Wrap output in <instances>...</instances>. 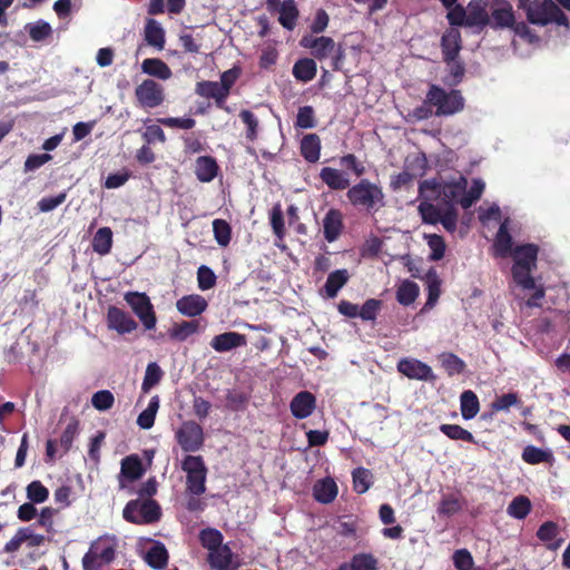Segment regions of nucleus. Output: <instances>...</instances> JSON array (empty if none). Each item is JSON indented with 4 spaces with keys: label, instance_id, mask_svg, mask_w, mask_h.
<instances>
[{
    "label": "nucleus",
    "instance_id": "f257e3e1",
    "mask_svg": "<svg viewBox=\"0 0 570 570\" xmlns=\"http://www.w3.org/2000/svg\"><path fill=\"white\" fill-rule=\"evenodd\" d=\"M538 253V245L523 244L515 246L509 255L513 258L511 274L514 283L523 289H534V293L525 302L529 307L540 306V301L544 296V289L537 287L532 277L533 271L537 269Z\"/></svg>",
    "mask_w": 570,
    "mask_h": 570
},
{
    "label": "nucleus",
    "instance_id": "f03ea898",
    "mask_svg": "<svg viewBox=\"0 0 570 570\" xmlns=\"http://www.w3.org/2000/svg\"><path fill=\"white\" fill-rule=\"evenodd\" d=\"M468 187L465 177L460 176L456 180L440 183L436 179H426L419 185V196L426 200L441 198V205L448 207L460 204L461 197Z\"/></svg>",
    "mask_w": 570,
    "mask_h": 570
},
{
    "label": "nucleus",
    "instance_id": "7ed1b4c3",
    "mask_svg": "<svg viewBox=\"0 0 570 570\" xmlns=\"http://www.w3.org/2000/svg\"><path fill=\"white\" fill-rule=\"evenodd\" d=\"M518 8L525 12L527 20L532 24L569 26L567 16L552 0H518Z\"/></svg>",
    "mask_w": 570,
    "mask_h": 570
},
{
    "label": "nucleus",
    "instance_id": "20e7f679",
    "mask_svg": "<svg viewBox=\"0 0 570 570\" xmlns=\"http://www.w3.org/2000/svg\"><path fill=\"white\" fill-rule=\"evenodd\" d=\"M346 197L352 206L364 209L370 214L376 213L385 205V195L382 187L367 178H362L357 184L350 187Z\"/></svg>",
    "mask_w": 570,
    "mask_h": 570
},
{
    "label": "nucleus",
    "instance_id": "39448f33",
    "mask_svg": "<svg viewBox=\"0 0 570 570\" xmlns=\"http://www.w3.org/2000/svg\"><path fill=\"white\" fill-rule=\"evenodd\" d=\"M425 104L435 107L434 115L436 117H448L455 115L464 109L465 100L461 90L451 89L446 91L444 88L431 83L425 96Z\"/></svg>",
    "mask_w": 570,
    "mask_h": 570
},
{
    "label": "nucleus",
    "instance_id": "423d86ee",
    "mask_svg": "<svg viewBox=\"0 0 570 570\" xmlns=\"http://www.w3.org/2000/svg\"><path fill=\"white\" fill-rule=\"evenodd\" d=\"M122 517L127 522L134 524H151L160 520L161 509L156 500L135 499L127 502L122 510Z\"/></svg>",
    "mask_w": 570,
    "mask_h": 570
},
{
    "label": "nucleus",
    "instance_id": "0eeeda50",
    "mask_svg": "<svg viewBox=\"0 0 570 570\" xmlns=\"http://www.w3.org/2000/svg\"><path fill=\"white\" fill-rule=\"evenodd\" d=\"M186 472L187 491L193 495H200L206 491L207 468L200 455H186L181 463Z\"/></svg>",
    "mask_w": 570,
    "mask_h": 570
},
{
    "label": "nucleus",
    "instance_id": "6e6552de",
    "mask_svg": "<svg viewBox=\"0 0 570 570\" xmlns=\"http://www.w3.org/2000/svg\"><path fill=\"white\" fill-rule=\"evenodd\" d=\"M126 303L131 307L132 312L140 320L146 330L156 327L157 317L154 306L145 293L128 292L125 294Z\"/></svg>",
    "mask_w": 570,
    "mask_h": 570
},
{
    "label": "nucleus",
    "instance_id": "1a4fd4ad",
    "mask_svg": "<svg viewBox=\"0 0 570 570\" xmlns=\"http://www.w3.org/2000/svg\"><path fill=\"white\" fill-rule=\"evenodd\" d=\"M177 443L185 452H196L204 444L203 428L195 421H185L175 434Z\"/></svg>",
    "mask_w": 570,
    "mask_h": 570
},
{
    "label": "nucleus",
    "instance_id": "9d476101",
    "mask_svg": "<svg viewBox=\"0 0 570 570\" xmlns=\"http://www.w3.org/2000/svg\"><path fill=\"white\" fill-rule=\"evenodd\" d=\"M135 97L140 107L154 109L165 100L164 87L153 79H145L136 87Z\"/></svg>",
    "mask_w": 570,
    "mask_h": 570
},
{
    "label": "nucleus",
    "instance_id": "9b49d317",
    "mask_svg": "<svg viewBox=\"0 0 570 570\" xmlns=\"http://www.w3.org/2000/svg\"><path fill=\"white\" fill-rule=\"evenodd\" d=\"M490 23L494 30L509 29L514 23L515 13L508 0H493L490 7Z\"/></svg>",
    "mask_w": 570,
    "mask_h": 570
},
{
    "label": "nucleus",
    "instance_id": "f8f14e48",
    "mask_svg": "<svg viewBox=\"0 0 570 570\" xmlns=\"http://www.w3.org/2000/svg\"><path fill=\"white\" fill-rule=\"evenodd\" d=\"M396 367L410 380L433 382L436 379L431 366L417 358L404 357L399 361Z\"/></svg>",
    "mask_w": 570,
    "mask_h": 570
},
{
    "label": "nucleus",
    "instance_id": "ddd939ff",
    "mask_svg": "<svg viewBox=\"0 0 570 570\" xmlns=\"http://www.w3.org/2000/svg\"><path fill=\"white\" fill-rule=\"evenodd\" d=\"M299 45L303 48L311 49L312 56L317 60L326 59L336 47L335 41L331 37H314L313 35L303 36Z\"/></svg>",
    "mask_w": 570,
    "mask_h": 570
},
{
    "label": "nucleus",
    "instance_id": "4468645a",
    "mask_svg": "<svg viewBox=\"0 0 570 570\" xmlns=\"http://www.w3.org/2000/svg\"><path fill=\"white\" fill-rule=\"evenodd\" d=\"M145 473L142 462L138 455L131 454L121 460L120 473L118 475L119 489L124 490L126 482L139 480Z\"/></svg>",
    "mask_w": 570,
    "mask_h": 570
},
{
    "label": "nucleus",
    "instance_id": "2eb2a0df",
    "mask_svg": "<svg viewBox=\"0 0 570 570\" xmlns=\"http://www.w3.org/2000/svg\"><path fill=\"white\" fill-rule=\"evenodd\" d=\"M107 324L110 330L119 334H128L138 326L137 322L125 311L117 306H109L107 311Z\"/></svg>",
    "mask_w": 570,
    "mask_h": 570
},
{
    "label": "nucleus",
    "instance_id": "dca6fc26",
    "mask_svg": "<svg viewBox=\"0 0 570 570\" xmlns=\"http://www.w3.org/2000/svg\"><path fill=\"white\" fill-rule=\"evenodd\" d=\"M443 61L450 63L459 57L462 49L461 32L456 28H449L441 38Z\"/></svg>",
    "mask_w": 570,
    "mask_h": 570
},
{
    "label": "nucleus",
    "instance_id": "f3484780",
    "mask_svg": "<svg viewBox=\"0 0 570 570\" xmlns=\"http://www.w3.org/2000/svg\"><path fill=\"white\" fill-rule=\"evenodd\" d=\"M344 230L343 214L337 208H330L323 218V234L328 243H333Z\"/></svg>",
    "mask_w": 570,
    "mask_h": 570
},
{
    "label": "nucleus",
    "instance_id": "a211bd4d",
    "mask_svg": "<svg viewBox=\"0 0 570 570\" xmlns=\"http://www.w3.org/2000/svg\"><path fill=\"white\" fill-rule=\"evenodd\" d=\"M488 0H471L468 3V27L483 30L490 23V14L487 11Z\"/></svg>",
    "mask_w": 570,
    "mask_h": 570
},
{
    "label": "nucleus",
    "instance_id": "6ab92c4d",
    "mask_svg": "<svg viewBox=\"0 0 570 570\" xmlns=\"http://www.w3.org/2000/svg\"><path fill=\"white\" fill-rule=\"evenodd\" d=\"M196 92L202 97L213 98L217 108L230 112V108L226 105L228 96L217 81L204 80L197 82Z\"/></svg>",
    "mask_w": 570,
    "mask_h": 570
},
{
    "label": "nucleus",
    "instance_id": "aec40b11",
    "mask_svg": "<svg viewBox=\"0 0 570 570\" xmlns=\"http://www.w3.org/2000/svg\"><path fill=\"white\" fill-rule=\"evenodd\" d=\"M235 556L228 544L210 551L207 557V561L214 570H234L238 567V563H234Z\"/></svg>",
    "mask_w": 570,
    "mask_h": 570
},
{
    "label": "nucleus",
    "instance_id": "412c9836",
    "mask_svg": "<svg viewBox=\"0 0 570 570\" xmlns=\"http://www.w3.org/2000/svg\"><path fill=\"white\" fill-rule=\"evenodd\" d=\"M537 537L547 549L552 551L558 550L566 540L560 534L559 525L553 521L543 522L537 531Z\"/></svg>",
    "mask_w": 570,
    "mask_h": 570
},
{
    "label": "nucleus",
    "instance_id": "4be33fe9",
    "mask_svg": "<svg viewBox=\"0 0 570 570\" xmlns=\"http://www.w3.org/2000/svg\"><path fill=\"white\" fill-rule=\"evenodd\" d=\"M315 405V396L308 391H302L293 397L289 409L294 417L306 419L313 413Z\"/></svg>",
    "mask_w": 570,
    "mask_h": 570
},
{
    "label": "nucleus",
    "instance_id": "5701e85b",
    "mask_svg": "<svg viewBox=\"0 0 570 570\" xmlns=\"http://www.w3.org/2000/svg\"><path fill=\"white\" fill-rule=\"evenodd\" d=\"M207 306V301L198 294L185 295L176 302L178 312L188 317L200 315Z\"/></svg>",
    "mask_w": 570,
    "mask_h": 570
},
{
    "label": "nucleus",
    "instance_id": "b1692460",
    "mask_svg": "<svg viewBox=\"0 0 570 570\" xmlns=\"http://www.w3.org/2000/svg\"><path fill=\"white\" fill-rule=\"evenodd\" d=\"M246 336L237 332H225L213 337L210 346L219 353L228 352L234 348L245 346Z\"/></svg>",
    "mask_w": 570,
    "mask_h": 570
},
{
    "label": "nucleus",
    "instance_id": "393cba45",
    "mask_svg": "<svg viewBox=\"0 0 570 570\" xmlns=\"http://www.w3.org/2000/svg\"><path fill=\"white\" fill-rule=\"evenodd\" d=\"M195 175L202 183L213 181L218 173L219 166L212 156H199L195 161Z\"/></svg>",
    "mask_w": 570,
    "mask_h": 570
},
{
    "label": "nucleus",
    "instance_id": "a878e982",
    "mask_svg": "<svg viewBox=\"0 0 570 570\" xmlns=\"http://www.w3.org/2000/svg\"><path fill=\"white\" fill-rule=\"evenodd\" d=\"M321 138L317 134H306L301 140L299 151L302 157L311 164L317 163L321 157Z\"/></svg>",
    "mask_w": 570,
    "mask_h": 570
},
{
    "label": "nucleus",
    "instance_id": "bb28decb",
    "mask_svg": "<svg viewBox=\"0 0 570 570\" xmlns=\"http://www.w3.org/2000/svg\"><path fill=\"white\" fill-rule=\"evenodd\" d=\"M320 178L330 189L344 190L350 188V179L338 169L323 167L320 171Z\"/></svg>",
    "mask_w": 570,
    "mask_h": 570
},
{
    "label": "nucleus",
    "instance_id": "cd10ccee",
    "mask_svg": "<svg viewBox=\"0 0 570 570\" xmlns=\"http://www.w3.org/2000/svg\"><path fill=\"white\" fill-rule=\"evenodd\" d=\"M141 70L144 73L160 80H167L173 76L169 66L159 58H146L141 63Z\"/></svg>",
    "mask_w": 570,
    "mask_h": 570
},
{
    "label": "nucleus",
    "instance_id": "c85d7f7f",
    "mask_svg": "<svg viewBox=\"0 0 570 570\" xmlns=\"http://www.w3.org/2000/svg\"><path fill=\"white\" fill-rule=\"evenodd\" d=\"M293 76L304 83L313 80L317 72V65L313 58H301L293 66Z\"/></svg>",
    "mask_w": 570,
    "mask_h": 570
},
{
    "label": "nucleus",
    "instance_id": "c756f323",
    "mask_svg": "<svg viewBox=\"0 0 570 570\" xmlns=\"http://www.w3.org/2000/svg\"><path fill=\"white\" fill-rule=\"evenodd\" d=\"M169 554L164 543L156 542L145 556L147 564L155 570H163L168 563Z\"/></svg>",
    "mask_w": 570,
    "mask_h": 570
},
{
    "label": "nucleus",
    "instance_id": "7c9ffc66",
    "mask_svg": "<svg viewBox=\"0 0 570 570\" xmlns=\"http://www.w3.org/2000/svg\"><path fill=\"white\" fill-rule=\"evenodd\" d=\"M465 505V500L461 494H444L438 505L440 515L452 517L460 512Z\"/></svg>",
    "mask_w": 570,
    "mask_h": 570
},
{
    "label": "nucleus",
    "instance_id": "2f4dec72",
    "mask_svg": "<svg viewBox=\"0 0 570 570\" xmlns=\"http://www.w3.org/2000/svg\"><path fill=\"white\" fill-rule=\"evenodd\" d=\"M313 495L317 502L331 503L337 495V485L333 479L326 478L314 485Z\"/></svg>",
    "mask_w": 570,
    "mask_h": 570
},
{
    "label": "nucleus",
    "instance_id": "473e14b6",
    "mask_svg": "<svg viewBox=\"0 0 570 570\" xmlns=\"http://www.w3.org/2000/svg\"><path fill=\"white\" fill-rule=\"evenodd\" d=\"M92 250L101 256L110 253L112 247V230L110 227H100L91 242Z\"/></svg>",
    "mask_w": 570,
    "mask_h": 570
},
{
    "label": "nucleus",
    "instance_id": "72a5a7b5",
    "mask_svg": "<svg viewBox=\"0 0 570 570\" xmlns=\"http://www.w3.org/2000/svg\"><path fill=\"white\" fill-rule=\"evenodd\" d=\"M200 328V322L198 320L191 321H183L180 323H175L173 327L169 330V337L171 340L184 342L189 336L197 333Z\"/></svg>",
    "mask_w": 570,
    "mask_h": 570
},
{
    "label": "nucleus",
    "instance_id": "f704fd0d",
    "mask_svg": "<svg viewBox=\"0 0 570 570\" xmlns=\"http://www.w3.org/2000/svg\"><path fill=\"white\" fill-rule=\"evenodd\" d=\"M460 409L464 420L473 419L480 411L478 395L471 390L463 391L460 395Z\"/></svg>",
    "mask_w": 570,
    "mask_h": 570
},
{
    "label": "nucleus",
    "instance_id": "c9c22d12",
    "mask_svg": "<svg viewBox=\"0 0 570 570\" xmlns=\"http://www.w3.org/2000/svg\"><path fill=\"white\" fill-rule=\"evenodd\" d=\"M438 358L449 376L462 374L466 368L465 362L452 352H443Z\"/></svg>",
    "mask_w": 570,
    "mask_h": 570
},
{
    "label": "nucleus",
    "instance_id": "e433bc0d",
    "mask_svg": "<svg viewBox=\"0 0 570 570\" xmlns=\"http://www.w3.org/2000/svg\"><path fill=\"white\" fill-rule=\"evenodd\" d=\"M145 40L149 46L163 50L165 47V31L154 19H148L145 26Z\"/></svg>",
    "mask_w": 570,
    "mask_h": 570
},
{
    "label": "nucleus",
    "instance_id": "4c0bfd02",
    "mask_svg": "<svg viewBox=\"0 0 570 570\" xmlns=\"http://www.w3.org/2000/svg\"><path fill=\"white\" fill-rule=\"evenodd\" d=\"M350 278L346 269H336L328 274L324 285L327 297L334 298L338 291L347 283Z\"/></svg>",
    "mask_w": 570,
    "mask_h": 570
},
{
    "label": "nucleus",
    "instance_id": "58836bf2",
    "mask_svg": "<svg viewBox=\"0 0 570 570\" xmlns=\"http://www.w3.org/2000/svg\"><path fill=\"white\" fill-rule=\"evenodd\" d=\"M298 18V9L294 0H284L279 6V23L287 30H293Z\"/></svg>",
    "mask_w": 570,
    "mask_h": 570
},
{
    "label": "nucleus",
    "instance_id": "ea45409f",
    "mask_svg": "<svg viewBox=\"0 0 570 570\" xmlns=\"http://www.w3.org/2000/svg\"><path fill=\"white\" fill-rule=\"evenodd\" d=\"M512 246H513L512 236L510 235V233L507 228V225L502 224L499 227V230L495 236V242H494V248H495L497 255L500 257L509 256L514 249V248H512Z\"/></svg>",
    "mask_w": 570,
    "mask_h": 570
},
{
    "label": "nucleus",
    "instance_id": "a19ab883",
    "mask_svg": "<svg viewBox=\"0 0 570 570\" xmlns=\"http://www.w3.org/2000/svg\"><path fill=\"white\" fill-rule=\"evenodd\" d=\"M532 503L525 495L515 497L508 505L507 512L510 517L523 520L531 512Z\"/></svg>",
    "mask_w": 570,
    "mask_h": 570
},
{
    "label": "nucleus",
    "instance_id": "79ce46f5",
    "mask_svg": "<svg viewBox=\"0 0 570 570\" xmlns=\"http://www.w3.org/2000/svg\"><path fill=\"white\" fill-rule=\"evenodd\" d=\"M159 396L154 395L150 399L148 406L138 415L137 424L140 429L149 430L154 426L156 414L159 409Z\"/></svg>",
    "mask_w": 570,
    "mask_h": 570
},
{
    "label": "nucleus",
    "instance_id": "37998d69",
    "mask_svg": "<svg viewBox=\"0 0 570 570\" xmlns=\"http://www.w3.org/2000/svg\"><path fill=\"white\" fill-rule=\"evenodd\" d=\"M419 285L412 281H403L396 291V299L403 306H409L417 298Z\"/></svg>",
    "mask_w": 570,
    "mask_h": 570
},
{
    "label": "nucleus",
    "instance_id": "c03bdc74",
    "mask_svg": "<svg viewBox=\"0 0 570 570\" xmlns=\"http://www.w3.org/2000/svg\"><path fill=\"white\" fill-rule=\"evenodd\" d=\"M433 200L422 199L419 205V212L421 214L422 220L426 224L435 225L441 219V214L444 209V206L441 203L436 206L432 204Z\"/></svg>",
    "mask_w": 570,
    "mask_h": 570
},
{
    "label": "nucleus",
    "instance_id": "a18cd8bd",
    "mask_svg": "<svg viewBox=\"0 0 570 570\" xmlns=\"http://www.w3.org/2000/svg\"><path fill=\"white\" fill-rule=\"evenodd\" d=\"M224 537L222 532L215 528H206L199 532V541L208 553L223 546Z\"/></svg>",
    "mask_w": 570,
    "mask_h": 570
},
{
    "label": "nucleus",
    "instance_id": "49530a36",
    "mask_svg": "<svg viewBox=\"0 0 570 570\" xmlns=\"http://www.w3.org/2000/svg\"><path fill=\"white\" fill-rule=\"evenodd\" d=\"M440 431L453 441H464L474 444L476 443L473 434L470 431L463 429L461 425L441 424Z\"/></svg>",
    "mask_w": 570,
    "mask_h": 570
},
{
    "label": "nucleus",
    "instance_id": "de8ad7c7",
    "mask_svg": "<svg viewBox=\"0 0 570 570\" xmlns=\"http://www.w3.org/2000/svg\"><path fill=\"white\" fill-rule=\"evenodd\" d=\"M428 279V299L425 303L426 307H433L438 302L441 294V281L433 267L426 273Z\"/></svg>",
    "mask_w": 570,
    "mask_h": 570
},
{
    "label": "nucleus",
    "instance_id": "09e8293b",
    "mask_svg": "<svg viewBox=\"0 0 570 570\" xmlns=\"http://www.w3.org/2000/svg\"><path fill=\"white\" fill-rule=\"evenodd\" d=\"M353 489L356 493H365L372 484V473L365 468H356L352 472Z\"/></svg>",
    "mask_w": 570,
    "mask_h": 570
},
{
    "label": "nucleus",
    "instance_id": "8fccbe9b",
    "mask_svg": "<svg viewBox=\"0 0 570 570\" xmlns=\"http://www.w3.org/2000/svg\"><path fill=\"white\" fill-rule=\"evenodd\" d=\"M239 118L246 126V132H245L246 139L252 142L255 141L258 137V129H259L258 118L256 117V115L253 111H250L248 109L242 110L239 112Z\"/></svg>",
    "mask_w": 570,
    "mask_h": 570
},
{
    "label": "nucleus",
    "instance_id": "3c124183",
    "mask_svg": "<svg viewBox=\"0 0 570 570\" xmlns=\"http://www.w3.org/2000/svg\"><path fill=\"white\" fill-rule=\"evenodd\" d=\"M213 233L214 238L219 246L226 247L229 245L232 239V227L226 220L219 218L214 219Z\"/></svg>",
    "mask_w": 570,
    "mask_h": 570
},
{
    "label": "nucleus",
    "instance_id": "603ef678",
    "mask_svg": "<svg viewBox=\"0 0 570 570\" xmlns=\"http://www.w3.org/2000/svg\"><path fill=\"white\" fill-rule=\"evenodd\" d=\"M522 460L529 464H540L549 462L552 458L551 452L537 448L534 445H527L522 451Z\"/></svg>",
    "mask_w": 570,
    "mask_h": 570
},
{
    "label": "nucleus",
    "instance_id": "864d4df0",
    "mask_svg": "<svg viewBox=\"0 0 570 570\" xmlns=\"http://www.w3.org/2000/svg\"><path fill=\"white\" fill-rule=\"evenodd\" d=\"M379 561L372 553H356L350 561V570H377Z\"/></svg>",
    "mask_w": 570,
    "mask_h": 570
},
{
    "label": "nucleus",
    "instance_id": "5fc2aeb1",
    "mask_svg": "<svg viewBox=\"0 0 570 570\" xmlns=\"http://www.w3.org/2000/svg\"><path fill=\"white\" fill-rule=\"evenodd\" d=\"M163 377V371L160 366L151 362L147 365L145 376L141 384V391L148 393L155 385H157Z\"/></svg>",
    "mask_w": 570,
    "mask_h": 570
},
{
    "label": "nucleus",
    "instance_id": "6e6d98bb",
    "mask_svg": "<svg viewBox=\"0 0 570 570\" xmlns=\"http://www.w3.org/2000/svg\"><path fill=\"white\" fill-rule=\"evenodd\" d=\"M269 222L273 229L274 235L278 239H284L286 235L284 215L281 207V204H275L269 213Z\"/></svg>",
    "mask_w": 570,
    "mask_h": 570
},
{
    "label": "nucleus",
    "instance_id": "4d7b16f0",
    "mask_svg": "<svg viewBox=\"0 0 570 570\" xmlns=\"http://www.w3.org/2000/svg\"><path fill=\"white\" fill-rule=\"evenodd\" d=\"M79 433V421L76 419H71L70 422L65 428L59 443L61 449L63 450V454L68 453L72 446L73 440Z\"/></svg>",
    "mask_w": 570,
    "mask_h": 570
},
{
    "label": "nucleus",
    "instance_id": "13d9d810",
    "mask_svg": "<svg viewBox=\"0 0 570 570\" xmlns=\"http://www.w3.org/2000/svg\"><path fill=\"white\" fill-rule=\"evenodd\" d=\"M27 498L30 502L43 503L49 498V490L39 480H35L27 485Z\"/></svg>",
    "mask_w": 570,
    "mask_h": 570
},
{
    "label": "nucleus",
    "instance_id": "bf43d9fd",
    "mask_svg": "<svg viewBox=\"0 0 570 570\" xmlns=\"http://www.w3.org/2000/svg\"><path fill=\"white\" fill-rule=\"evenodd\" d=\"M484 190V183L480 179L473 180L470 189L464 191L463 197H461L460 205L462 208L466 209L472 206L474 202L480 199L482 193Z\"/></svg>",
    "mask_w": 570,
    "mask_h": 570
},
{
    "label": "nucleus",
    "instance_id": "052dcab7",
    "mask_svg": "<svg viewBox=\"0 0 570 570\" xmlns=\"http://www.w3.org/2000/svg\"><path fill=\"white\" fill-rule=\"evenodd\" d=\"M446 65L449 66L450 75L444 79V83L450 87H456L463 80L465 73L464 65L458 58Z\"/></svg>",
    "mask_w": 570,
    "mask_h": 570
},
{
    "label": "nucleus",
    "instance_id": "680f3d73",
    "mask_svg": "<svg viewBox=\"0 0 570 570\" xmlns=\"http://www.w3.org/2000/svg\"><path fill=\"white\" fill-rule=\"evenodd\" d=\"M316 126L315 112L312 106H304L298 109L295 127L309 129Z\"/></svg>",
    "mask_w": 570,
    "mask_h": 570
},
{
    "label": "nucleus",
    "instance_id": "e2e57ef3",
    "mask_svg": "<svg viewBox=\"0 0 570 570\" xmlns=\"http://www.w3.org/2000/svg\"><path fill=\"white\" fill-rule=\"evenodd\" d=\"M448 10L446 19L451 28L468 27L466 9L462 4H455Z\"/></svg>",
    "mask_w": 570,
    "mask_h": 570
},
{
    "label": "nucleus",
    "instance_id": "0e129e2a",
    "mask_svg": "<svg viewBox=\"0 0 570 570\" xmlns=\"http://www.w3.org/2000/svg\"><path fill=\"white\" fill-rule=\"evenodd\" d=\"M27 30L33 41H43L52 33L51 26L42 20L28 24Z\"/></svg>",
    "mask_w": 570,
    "mask_h": 570
},
{
    "label": "nucleus",
    "instance_id": "69168bd1",
    "mask_svg": "<svg viewBox=\"0 0 570 570\" xmlns=\"http://www.w3.org/2000/svg\"><path fill=\"white\" fill-rule=\"evenodd\" d=\"M114 403V394L108 390H100L91 397V404L98 411H107L112 407Z\"/></svg>",
    "mask_w": 570,
    "mask_h": 570
},
{
    "label": "nucleus",
    "instance_id": "338daca9",
    "mask_svg": "<svg viewBox=\"0 0 570 570\" xmlns=\"http://www.w3.org/2000/svg\"><path fill=\"white\" fill-rule=\"evenodd\" d=\"M216 275L215 273L206 265H202L197 271V282L198 287L202 291H207L213 288L216 285Z\"/></svg>",
    "mask_w": 570,
    "mask_h": 570
},
{
    "label": "nucleus",
    "instance_id": "774afa93",
    "mask_svg": "<svg viewBox=\"0 0 570 570\" xmlns=\"http://www.w3.org/2000/svg\"><path fill=\"white\" fill-rule=\"evenodd\" d=\"M248 395L238 390H228L226 394L227 405L233 411L244 410L248 403Z\"/></svg>",
    "mask_w": 570,
    "mask_h": 570
}]
</instances>
